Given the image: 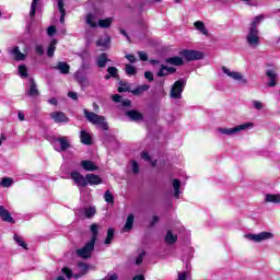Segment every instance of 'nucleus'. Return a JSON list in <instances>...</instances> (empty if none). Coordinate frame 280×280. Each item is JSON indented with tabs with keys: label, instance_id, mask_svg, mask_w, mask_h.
Instances as JSON below:
<instances>
[{
	"label": "nucleus",
	"instance_id": "nucleus-1",
	"mask_svg": "<svg viewBox=\"0 0 280 280\" xmlns=\"http://www.w3.org/2000/svg\"><path fill=\"white\" fill-rule=\"evenodd\" d=\"M70 176L79 187H86L89 185H102V183H104L102 177L96 174H86L84 177L82 174H80V172L74 171L70 174Z\"/></svg>",
	"mask_w": 280,
	"mask_h": 280
},
{
	"label": "nucleus",
	"instance_id": "nucleus-2",
	"mask_svg": "<svg viewBox=\"0 0 280 280\" xmlns=\"http://www.w3.org/2000/svg\"><path fill=\"white\" fill-rule=\"evenodd\" d=\"M85 119L90 121V124H93L94 126H98V128H102L103 130L108 129V122H106V118L104 116H100L93 112H89V109L83 110Z\"/></svg>",
	"mask_w": 280,
	"mask_h": 280
},
{
	"label": "nucleus",
	"instance_id": "nucleus-3",
	"mask_svg": "<svg viewBox=\"0 0 280 280\" xmlns=\"http://www.w3.org/2000/svg\"><path fill=\"white\" fill-rule=\"evenodd\" d=\"M179 56L187 60V62H194L196 60H202V58H205V52L200 50L185 49L179 51Z\"/></svg>",
	"mask_w": 280,
	"mask_h": 280
},
{
	"label": "nucleus",
	"instance_id": "nucleus-4",
	"mask_svg": "<svg viewBox=\"0 0 280 280\" xmlns=\"http://www.w3.org/2000/svg\"><path fill=\"white\" fill-rule=\"evenodd\" d=\"M248 128H253L252 122L238 125L234 128H219L218 132H220L221 135H225L226 137H231L233 135H237V132H242V130H248Z\"/></svg>",
	"mask_w": 280,
	"mask_h": 280
},
{
	"label": "nucleus",
	"instance_id": "nucleus-5",
	"mask_svg": "<svg viewBox=\"0 0 280 280\" xmlns=\"http://www.w3.org/2000/svg\"><path fill=\"white\" fill-rule=\"evenodd\" d=\"M246 43L252 49H257L259 47V30L258 28H248L246 35Z\"/></svg>",
	"mask_w": 280,
	"mask_h": 280
},
{
	"label": "nucleus",
	"instance_id": "nucleus-6",
	"mask_svg": "<svg viewBox=\"0 0 280 280\" xmlns=\"http://www.w3.org/2000/svg\"><path fill=\"white\" fill-rule=\"evenodd\" d=\"M52 147L56 152H66L71 148V143H69V138L62 136L52 140Z\"/></svg>",
	"mask_w": 280,
	"mask_h": 280
},
{
	"label": "nucleus",
	"instance_id": "nucleus-7",
	"mask_svg": "<svg viewBox=\"0 0 280 280\" xmlns=\"http://www.w3.org/2000/svg\"><path fill=\"white\" fill-rule=\"evenodd\" d=\"M185 84H187V82H185V80L180 79L177 80L172 89H171V97L173 100H180L183 97V91H185Z\"/></svg>",
	"mask_w": 280,
	"mask_h": 280
},
{
	"label": "nucleus",
	"instance_id": "nucleus-8",
	"mask_svg": "<svg viewBox=\"0 0 280 280\" xmlns=\"http://www.w3.org/2000/svg\"><path fill=\"white\" fill-rule=\"evenodd\" d=\"M93 250H95V243L89 241L85 246L77 249V255L81 259H91V255H93Z\"/></svg>",
	"mask_w": 280,
	"mask_h": 280
},
{
	"label": "nucleus",
	"instance_id": "nucleus-9",
	"mask_svg": "<svg viewBox=\"0 0 280 280\" xmlns=\"http://www.w3.org/2000/svg\"><path fill=\"white\" fill-rule=\"evenodd\" d=\"M221 69L228 78H231L232 80H236V82H241L242 84H248V79L244 78V74H242L241 72L231 71V69L224 66Z\"/></svg>",
	"mask_w": 280,
	"mask_h": 280
},
{
	"label": "nucleus",
	"instance_id": "nucleus-10",
	"mask_svg": "<svg viewBox=\"0 0 280 280\" xmlns=\"http://www.w3.org/2000/svg\"><path fill=\"white\" fill-rule=\"evenodd\" d=\"M273 235L270 232H260L258 234H246L245 238L249 242H265V240H272Z\"/></svg>",
	"mask_w": 280,
	"mask_h": 280
},
{
	"label": "nucleus",
	"instance_id": "nucleus-11",
	"mask_svg": "<svg viewBox=\"0 0 280 280\" xmlns=\"http://www.w3.org/2000/svg\"><path fill=\"white\" fill-rule=\"evenodd\" d=\"M25 95L28 97H38L40 95V92L38 91V85L36 84V81L34 78L28 79V86L25 89Z\"/></svg>",
	"mask_w": 280,
	"mask_h": 280
},
{
	"label": "nucleus",
	"instance_id": "nucleus-12",
	"mask_svg": "<svg viewBox=\"0 0 280 280\" xmlns=\"http://www.w3.org/2000/svg\"><path fill=\"white\" fill-rule=\"evenodd\" d=\"M50 118L55 124H69V117L62 112H54L50 114Z\"/></svg>",
	"mask_w": 280,
	"mask_h": 280
},
{
	"label": "nucleus",
	"instance_id": "nucleus-13",
	"mask_svg": "<svg viewBox=\"0 0 280 280\" xmlns=\"http://www.w3.org/2000/svg\"><path fill=\"white\" fill-rule=\"evenodd\" d=\"M0 218L2 222H8L9 224H14V218L10 214V211L5 207L0 206Z\"/></svg>",
	"mask_w": 280,
	"mask_h": 280
},
{
	"label": "nucleus",
	"instance_id": "nucleus-14",
	"mask_svg": "<svg viewBox=\"0 0 280 280\" xmlns=\"http://www.w3.org/2000/svg\"><path fill=\"white\" fill-rule=\"evenodd\" d=\"M56 71H59L62 75H67L71 69V66L69 63L59 61L57 66L54 67Z\"/></svg>",
	"mask_w": 280,
	"mask_h": 280
},
{
	"label": "nucleus",
	"instance_id": "nucleus-15",
	"mask_svg": "<svg viewBox=\"0 0 280 280\" xmlns=\"http://www.w3.org/2000/svg\"><path fill=\"white\" fill-rule=\"evenodd\" d=\"M170 73H176V68L162 65L158 72V78L170 75Z\"/></svg>",
	"mask_w": 280,
	"mask_h": 280
},
{
	"label": "nucleus",
	"instance_id": "nucleus-16",
	"mask_svg": "<svg viewBox=\"0 0 280 280\" xmlns=\"http://www.w3.org/2000/svg\"><path fill=\"white\" fill-rule=\"evenodd\" d=\"M81 167H82L85 172H95V170H97V165H95V162L90 161V160H83V161H81Z\"/></svg>",
	"mask_w": 280,
	"mask_h": 280
},
{
	"label": "nucleus",
	"instance_id": "nucleus-17",
	"mask_svg": "<svg viewBox=\"0 0 280 280\" xmlns=\"http://www.w3.org/2000/svg\"><path fill=\"white\" fill-rule=\"evenodd\" d=\"M126 116L131 119V121H142L143 120V114L139 113L135 109L126 112Z\"/></svg>",
	"mask_w": 280,
	"mask_h": 280
},
{
	"label": "nucleus",
	"instance_id": "nucleus-18",
	"mask_svg": "<svg viewBox=\"0 0 280 280\" xmlns=\"http://www.w3.org/2000/svg\"><path fill=\"white\" fill-rule=\"evenodd\" d=\"M10 54L16 61H22L26 58L25 54L21 52L19 46L13 47V49L10 50Z\"/></svg>",
	"mask_w": 280,
	"mask_h": 280
},
{
	"label": "nucleus",
	"instance_id": "nucleus-19",
	"mask_svg": "<svg viewBox=\"0 0 280 280\" xmlns=\"http://www.w3.org/2000/svg\"><path fill=\"white\" fill-rule=\"evenodd\" d=\"M107 62H110V59H108V55L106 52L101 54L96 58V65H97L98 69H104V67H106Z\"/></svg>",
	"mask_w": 280,
	"mask_h": 280
},
{
	"label": "nucleus",
	"instance_id": "nucleus-20",
	"mask_svg": "<svg viewBox=\"0 0 280 280\" xmlns=\"http://www.w3.org/2000/svg\"><path fill=\"white\" fill-rule=\"evenodd\" d=\"M266 75L269 79L267 85L270 88L277 86V72H275V70H267Z\"/></svg>",
	"mask_w": 280,
	"mask_h": 280
},
{
	"label": "nucleus",
	"instance_id": "nucleus-21",
	"mask_svg": "<svg viewBox=\"0 0 280 280\" xmlns=\"http://www.w3.org/2000/svg\"><path fill=\"white\" fill-rule=\"evenodd\" d=\"M80 139L81 143H83L84 145H91L93 143V138L91 137V133L86 132L85 130H81Z\"/></svg>",
	"mask_w": 280,
	"mask_h": 280
},
{
	"label": "nucleus",
	"instance_id": "nucleus-22",
	"mask_svg": "<svg viewBox=\"0 0 280 280\" xmlns=\"http://www.w3.org/2000/svg\"><path fill=\"white\" fill-rule=\"evenodd\" d=\"M132 224H135V215L129 214L127 217L126 224L122 228L124 233H128L129 231H132Z\"/></svg>",
	"mask_w": 280,
	"mask_h": 280
},
{
	"label": "nucleus",
	"instance_id": "nucleus-23",
	"mask_svg": "<svg viewBox=\"0 0 280 280\" xmlns=\"http://www.w3.org/2000/svg\"><path fill=\"white\" fill-rule=\"evenodd\" d=\"M196 30H198V32H200L201 34H203V36H209V31L207 30V27L205 26V22L202 21H196L194 23Z\"/></svg>",
	"mask_w": 280,
	"mask_h": 280
},
{
	"label": "nucleus",
	"instance_id": "nucleus-24",
	"mask_svg": "<svg viewBox=\"0 0 280 280\" xmlns=\"http://www.w3.org/2000/svg\"><path fill=\"white\" fill-rule=\"evenodd\" d=\"M145 91H150V85L142 84L138 85L136 89L131 91L132 95H142V93H145Z\"/></svg>",
	"mask_w": 280,
	"mask_h": 280
},
{
	"label": "nucleus",
	"instance_id": "nucleus-25",
	"mask_svg": "<svg viewBox=\"0 0 280 280\" xmlns=\"http://www.w3.org/2000/svg\"><path fill=\"white\" fill-rule=\"evenodd\" d=\"M165 62L167 65H173L174 67H180L184 63L183 58H180V57L167 58V59H165Z\"/></svg>",
	"mask_w": 280,
	"mask_h": 280
},
{
	"label": "nucleus",
	"instance_id": "nucleus-26",
	"mask_svg": "<svg viewBox=\"0 0 280 280\" xmlns=\"http://www.w3.org/2000/svg\"><path fill=\"white\" fill-rule=\"evenodd\" d=\"M85 23L90 27H97V18L93 13H89L85 18Z\"/></svg>",
	"mask_w": 280,
	"mask_h": 280
},
{
	"label": "nucleus",
	"instance_id": "nucleus-27",
	"mask_svg": "<svg viewBox=\"0 0 280 280\" xmlns=\"http://www.w3.org/2000/svg\"><path fill=\"white\" fill-rule=\"evenodd\" d=\"M265 202H272L273 205H280V195L267 194Z\"/></svg>",
	"mask_w": 280,
	"mask_h": 280
},
{
	"label": "nucleus",
	"instance_id": "nucleus-28",
	"mask_svg": "<svg viewBox=\"0 0 280 280\" xmlns=\"http://www.w3.org/2000/svg\"><path fill=\"white\" fill-rule=\"evenodd\" d=\"M56 45H58V40L52 39L48 46L47 49V57L48 58H54V54L56 52Z\"/></svg>",
	"mask_w": 280,
	"mask_h": 280
},
{
	"label": "nucleus",
	"instance_id": "nucleus-29",
	"mask_svg": "<svg viewBox=\"0 0 280 280\" xmlns=\"http://www.w3.org/2000/svg\"><path fill=\"white\" fill-rule=\"evenodd\" d=\"M264 19H266V15L260 14L256 18H254V20L250 23L249 30H257V25H259V23H261V21H264Z\"/></svg>",
	"mask_w": 280,
	"mask_h": 280
},
{
	"label": "nucleus",
	"instance_id": "nucleus-30",
	"mask_svg": "<svg viewBox=\"0 0 280 280\" xmlns=\"http://www.w3.org/2000/svg\"><path fill=\"white\" fill-rule=\"evenodd\" d=\"M176 240H178V236L174 235L171 230L166 232L165 242L166 244H176Z\"/></svg>",
	"mask_w": 280,
	"mask_h": 280
},
{
	"label": "nucleus",
	"instance_id": "nucleus-31",
	"mask_svg": "<svg viewBox=\"0 0 280 280\" xmlns=\"http://www.w3.org/2000/svg\"><path fill=\"white\" fill-rule=\"evenodd\" d=\"M74 79L77 80V82H79V84H84V82H86V74H84V72L78 70L74 73Z\"/></svg>",
	"mask_w": 280,
	"mask_h": 280
},
{
	"label": "nucleus",
	"instance_id": "nucleus-32",
	"mask_svg": "<svg viewBox=\"0 0 280 280\" xmlns=\"http://www.w3.org/2000/svg\"><path fill=\"white\" fill-rule=\"evenodd\" d=\"M173 189H174V197L180 198V180L174 179L173 180Z\"/></svg>",
	"mask_w": 280,
	"mask_h": 280
},
{
	"label": "nucleus",
	"instance_id": "nucleus-33",
	"mask_svg": "<svg viewBox=\"0 0 280 280\" xmlns=\"http://www.w3.org/2000/svg\"><path fill=\"white\" fill-rule=\"evenodd\" d=\"M109 43L110 37L100 38L98 40H96V47H103V49H106Z\"/></svg>",
	"mask_w": 280,
	"mask_h": 280
},
{
	"label": "nucleus",
	"instance_id": "nucleus-34",
	"mask_svg": "<svg viewBox=\"0 0 280 280\" xmlns=\"http://www.w3.org/2000/svg\"><path fill=\"white\" fill-rule=\"evenodd\" d=\"M80 213H84L85 218H93L95 215V208L89 207L80 210Z\"/></svg>",
	"mask_w": 280,
	"mask_h": 280
},
{
	"label": "nucleus",
	"instance_id": "nucleus-35",
	"mask_svg": "<svg viewBox=\"0 0 280 280\" xmlns=\"http://www.w3.org/2000/svg\"><path fill=\"white\" fill-rule=\"evenodd\" d=\"M114 237H115V230H113V228H109L107 230V236L105 238L104 244H106V245L112 244Z\"/></svg>",
	"mask_w": 280,
	"mask_h": 280
},
{
	"label": "nucleus",
	"instance_id": "nucleus-36",
	"mask_svg": "<svg viewBox=\"0 0 280 280\" xmlns=\"http://www.w3.org/2000/svg\"><path fill=\"white\" fill-rule=\"evenodd\" d=\"M37 8H40V0H33L31 4L30 16H35Z\"/></svg>",
	"mask_w": 280,
	"mask_h": 280
},
{
	"label": "nucleus",
	"instance_id": "nucleus-37",
	"mask_svg": "<svg viewBox=\"0 0 280 280\" xmlns=\"http://www.w3.org/2000/svg\"><path fill=\"white\" fill-rule=\"evenodd\" d=\"M78 267L81 270V275H74L75 279H79V277H82L83 275H86V271L89 270V265H86L84 262H79Z\"/></svg>",
	"mask_w": 280,
	"mask_h": 280
},
{
	"label": "nucleus",
	"instance_id": "nucleus-38",
	"mask_svg": "<svg viewBox=\"0 0 280 280\" xmlns=\"http://www.w3.org/2000/svg\"><path fill=\"white\" fill-rule=\"evenodd\" d=\"M97 229H98L97 224L94 223L91 225L92 238L90 242H92V244H95V242L97 241V233H98Z\"/></svg>",
	"mask_w": 280,
	"mask_h": 280
},
{
	"label": "nucleus",
	"instance_id": "nucleus-39",
	"mask_svg": "<svg viewBox=\"0 0 280 280\" xmlns=\"http://www.w3.org/2000/svg\"><path fill=\"white\" fill-rule=\"evenodd\" d=\"M113 24V19H105V20H98V26L106 28V27H110V25Z\"/></svg>",
	"mask_w": 280,
	"mask_h": 280
},
{
	"label": "nucleus",
	"instance_id": "nucleus-40",
	"mask_svg": "<svg viewBox=\"0 0 280 280\" xmlns=\"http://www.w3.org/2000/svg\"><path fill=\"white\" fill-rule=\"evenodd\" d=\"M125 71H126L127 75H137V68H135V66L126 65Z\"/></svg>",
	"mask_w": 280,
	"mask_h": 280
},
{
	"label": "nucleus",
	"instance_id": "nucleus-41",
	"mask_svg": "<svg viewBox=\"0 0 280 280\" xmlns=\"http://www.w3.org/2000/svg\"><path fill=\"white\" fill-rule=\"evenodd\" d=\"M105 202H108V205H113L115 202V197H113V194L110 192V190H106L105 195Z\"/></svg>",
	"mask_w": 280,
	"mask_h": 280
},
{
	"label": "nucleus",
	"instance_id": "nucleus-42",
	"mask_svg": "<svg viewBox=\"0 0 280 280\" xmlns=\"http://www.w3.org/2000/svg\"><path fill=\"white\" fill-rule=\"evenodd\" d=\"M18 71L21 78H27V67L25 65L19 66Z\"/></svg>",
	"mask_w": 280,
	"mask_h": 280
},
{
	"label": "nucleus",
	"instance_id": "nucleus-43",
	"mask_svg": "<svg viewBox=\"0 0 280 280\" xmlns=\"http://www.w3.org/2000/svg\"><path fill=\"white\" fill-rule=\"evenodd\" d=\"M12 183H14V180H12V178L4 177V178H2L0 185H1V187H12Z\"/></svg>",
	"mask_w": 280,
	"mask_h": 280
},
{
	"label": "nucleus",
	"instance_id": "nucleus-44",
	"mask_svg": "<svg viewBox=\"0 0 280 280\" xmlns=\"http://www.w3.org/2000/svg\"><path fill=\"white\" fill-rule=\"evenodd\" d=\"M13 238L16 242V244H19V246H22V248L27 249V244H25V241H23L21 236L15 234Z\"/></svg>",
	"mask_w": 280,
	"mask_h": 280
},
{
	"label": "nucleus",
	"instance_id": "nucleus-45",
	"mask_svg": "<svg viewBox=\"0 0 280 280\" xmlns=\"http://www.w3.org/2000/svg\"><path fill=\"white\" fill-rule=\"evenodd\" d=\"M132 102L128 98L120 101V108H130Z\"/></svg>",
	"mask_w": 280,
	"mask_h": 280
},
{
	"label": "nucleus",
	"instance_id": "nucleus-46",
	"mask_svg": "<svg viewBox=\"0 0 280 280\" xmlns=\"http://www.w3.org/2000/svg\"><path fill=\"white\" fill-rule=\"evenodd\" d=\"M35 51H36L37 56H44L45 55V48L43 47V45H36L35 46Z\"/></svg>",
	"mask_w": 280,
	"mask_h": 280
},
{
	"label": "nucleus",
	"instance_id": "nucleus-47",
	"mask_svg": "<svg viewBox=\"0 0 280 280\" xmlns=\"http://www.w3.org/2000/svg\"><path fill=\"white\" fill-rule=\"evenodd\" d=\"M57 7H58V10H59L60 14L67 13V12L65 11V2H63L62 0H58V1H57Z\"/></svg>",
	"mask_w": 280,
	"mask_h": 280
},
{
	"label": "nucleus",
	"instance_id": "nucleus-48",
	"mask_svg": "<svg viewBox=\"0 0 280 280\" xmlns=\"http://www.w3.org/2000/svg\"><path fill=\"white\" fill-rule=\"evenodd\" d=\"M107 73L112 77V78H117V69L115 67H108L107 68Z\"/></svg>",
	"mask_w": 280,
	"mask_h": 280
},
{
	"label": "nucleus",
	"instance_id": "nucleus-49",
	"mask_svg": "<svg viewBox=\"0 0 280 280\" xmlns=\"http://www.w3.org/2000/svg\"><path fill=\"white\" fill-rule=\"evenodd\" d=\"M62 272H63V275H66L67 279H72L73 271H71V269L65 267V268H62Z\"/></svg>",
	"mask_w": 280,
	"mask_h": 280
},
{
	"label": "nucleus",
	"instance_id": "nucleus-50",
	"mask_svg": "<svg viewBox=\"0 0 280 280\" xmlns=\"http://www.w3.org/2000/svg\"><path fill=\"white\" fill-rule=\"evenodd\" d=\"M253 106L256 108V110H261V108H264V103L259 101H253Z\"/></svg>",
	"mask_w": 280,
	"mask_h": 280
},
{
	"label": "nucleus",
	"instance_id": "nucleus-51",
	"mask_svg": "<svg viewBox=\"0 0 280 280\" xmlns=\"http://www.w3.org/2000/svg\"><path fill=\"white\" fill-rule=\"evenodd\" d=\"M144 78L149 80V82H154V74L151 71H145Z\"/></svg>",
	"mask_w": 280,
	"mask_h": 280
},
{
	"label": "nucleus",
	"instance_id": "nucleus-52",
	"mask_svg": "<svg viewBox=\"0 0 280 280\" xmlns=\"http://www.w3.org/2000/svg\"><path fill=\"white\" fill-rule=\"evenodd\" d=\"M143 257H145V252H142L137 258H136V265L139 266L140 264H143Z\"/></svg>",
	"mask_w": 280,
	"mask_h": 280
},
{
	"label": "nucleus",
	"instance_id": "nucleus-53",
	"mask_svg": "<svg viewBox=\"0 0 280 280\" xmlns=\"http://www.w3.org/2000/svg\"><path fill=\"white\" fill-rule=\"evenodd\" d=\"M189 278V272L184 271L178 273V279L177 280H187Z\"/></svg>",
	"mask_w": 280,
	"mask_h": 280
},
{
	"label": "nucleus",
	"instance_id": "nucleus-54",
	"mask_svg": "<svg viewBox=\"0 0 280 280\" xmlns=\"http://www.w3.org/2000/svg\"><path fill=\"white\" fill-rule=\"evenodd\" d=\"M113 102H115L116 104H121V95L119 94H115L112 96Z\"/></svg>",
	"mask_w": 280,
	"mask_h": 280
},
{
	"label": "nucleus",
	"instance_id": "nucleus-55",
	"mask_svg": "<svg viewBox=\"0 0 280 280\" xmlns=\"http://www.w3.org/2000/svg\"><path fill=\"white\" fill-rule=\"evenodd\" d=\"M138 56H139L140 60H142L143 62H145L148 60V54H145L143 51H139Z\"/></svg>",
	"mask_w": 280,
	"mask_h": 280
},
{
	"label": "nucleus",
	"instance_id": "nucleus-56",
	"mask_svg": "<svg viewBox=\"0 0 280 280\" xmlns=\"http://www.w3.org/2000/svg\"><path fill=\"white\" fill-rule=\"evenodd\" d=\"M119 279V276L117 273H109L104 280H117Z\"/></svg>",
	"mask_w": 280,
	"mask_h": 280
},
{
	"label": "nucleus",
	"instance_id": "nucleus-57",
	"mask_svg": "<svg viewBox=\"0 0 280 280\" xmlns=\"http://www.w3.org/2000/svg\"><path fill=\"white\" fill-rule=\"evenodd\" d=\"M47 34L48 36H54V34H56V26H49L47 28Z\"/></svg>",
	"mask_w": 280,
	"mask_h": 280
},
{
	"label": "nucleus",
	"instance_id": "nucleus-58",
	"mask_svg": "<svg viewBox=\"0 0 280 280\" xmlns=\"http://www.w3.org/2000/svg\"><path fill=\"white\" fill-rule=\"evenodd\" d=\"M132 172L139 174V164L136 161L132 162Z\"/></svg>",
	"mask_w": 280,
	"mask_h": 280
},
{
	"label": "nucleus",
	"instance_id": "nucleus-59",
	"mask_svg": "<svg viewBox=\"0 0 280 280\" xmlns=\"http://www.w3.org/2000/svg\"><path fill=\"white\" fill-rule=\"evenodd\" d=\"M141 159H143V161H152V158H150V154H148V152H142Z\"/></svg>",
	"mask_w": 280,
	"mask_h": 280
},
{
	"label": "nucleus",
	"instance_id": "nucleus-60",
	"mask_svg": "<svg viewBox=\"0 0 280 280\" xmlns=\"http://www.w3.org/2000/svg\"><path fill=\"white\" fill-rule=\"evenodd\" d=\"M68 97L71 100L78 101V93L77 92H68Z\"/></svg>",
	"mask_w": 280,
	"mask_h": 280
},
{
	"label": "nucleus",
	"instance_id": "nucleus-61",
	"mask_svg": "<svg viewBox=\"0 0 280 280\" xmlns=\"http://www.w3.org/2000/svg\"><path fill=\"white\" fill-rule=\"evenodd\" d=\"M127 60H129V62H137V58L135 57V55H126Z\"/></svg>",
	"mask_w": 280,
	"mask_h": 280
},
{
	"label": "nucleus",
	"instance_id": "nucleus-62",
	"mask_svg": "<svg viewBox=\"0 0 280 280\" xmlns=\"http://www.w3.org/2000/svg\"><path fill=\"white\" fill-rule=\"evenodd\" d=\"M18 117H19L20 121H25V114L23 112H19Z\"/></svg>",
	"mask_w": 280,
	"mask_h": 280
},
{
	"label": "nucleus",
	"instance_id": "nucleus-63",
	"mask_svg": "<svg viewBox=\"0 0 280 280\" xmlns=\"http://www.w3.org/2000/svg\"><path fill=\"white\" fill-rule=\"evenodd\" d=\"M48 104L56 106V104H58V100H56V97H51L50 100H48Z\"/></svg>",
	"mask_w": 280,
	"mask_h": 280
},
{
	"label": "nucleus",
	"instance_id": "nucleus-64",
	"mask_svg": "<svg viewBox=\"0 0 280 280\" xmlns=\"http://www.w3.org/2000/svg\"><path fill=\"white\" fill-rule=\"evenodd\" d=\"M133 280H145V278L143 276H136Z\"/></svg>",
	"mask_w": 280,
	"mask_h": 280
}]
</instances>
